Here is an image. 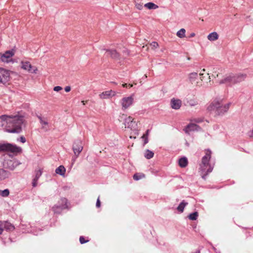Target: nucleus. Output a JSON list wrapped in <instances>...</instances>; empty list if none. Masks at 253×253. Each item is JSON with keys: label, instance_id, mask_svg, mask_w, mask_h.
Returning <instances> with one entry per match:
<instances>
[{"label": "nucleus", "instance_id": "nucleus-1", "mask_svg": "<svg viewBox=\"0 0 253 253\" xmlns=\"http://www.w3.org/2000/svg\"><path fill=\"white\" fill-rule=\"evenodd\" d=\"M23 117L19 116H6L0 117V126L5 125V131L9 133H19L22 130Z\"/></svg>", "mask_w": 253, "mask_h": 253}, {"label": "nucleus", "instance_id": "nucleus-2", "mask_svg": "<svg viewBox=\"0 0 253 253\" xmlns=\"http://www.w3.org/2000/svg\"><path fill=\"white\" fill-rule=\"evenodd\" d=\"M211 152L209 150H205V156L202 159L200 165L199 172L202 177L206 179V176L212 170L213 167L210 164L209 161L211 158Z\"/></svg>", "mask_w": 253, "mask_h": 253}, {"label": "nucleus", "instance_id": "nucleus-3", "mask_svg": "<svg viewBox=\"0 0 253 253\" xmlns=\"http://www.w3.org/2000/svg\"><path fill=\"white\" fill-rule=\"evenodd\" d=\"M228 108V104L223 105L221 101L215 99L209 105L207 110L211 112H214L215 115H220L226 112Z\"/></svg>", "mask_w": 253, "mask_h": 253}, {"label": "nucleus", "instance_id": "nucleus-4", "mask_svg": "<svg viewBox=\"0 0 253 253\" xmlns=\"http://www.w3.org/2000/svg\"><path fill=\"white\" fill-rule=\"evenodd\" d=\"M8 151L15 154L21 153L22 149L21 147L10 143H0V152Z\"/></svg>", "mask_w": 253, "mask_h": 253}, {"label": "nucleus", "instance_id": "nucleus-5", "mask_svg": "<svg viewBox=\"0 0 253 253\" xmlns=\"http://www.w3.org/2000/svg\"><path fill=\"white\" fill-rule=\"evenodd\" d=\"M21 163L16 159H5L2 166L4 169L14 170Z\"/></svg>", "mask_w": 253, "mask_h": 253}, {"label": "nucleus", "instance_id": "nucleus-6", "mask_svg": "<svg viewBox=\"0 0 253 253\" xmlns=\"http://www.w3.org/2000/svg\"><path fill=\"white\" fill-rule=\"evenodd\" d=\"M212 83L211 76L208 73H200V79L199 82H197V86L211 85Z\"/></svg>", "mask_w": 253, "mask_h": 253}, {"label": "nucleus", "instance_id": "nucleus-7", "mask_svg": "<svg viewBox=\"0 0 253 253\" xmlns=\"http://www.w3.org/2000/svg\"><path fill=\"white\" fill-rule=\"evenodd\" d=\"M123 116L125 117L124 125L125 127L130 128L132 130H135L136 129L137 124L135 122L133 121V119L130 117H126V115L123 114Z\"/></svg>", "mask_w": 253, "mask_h": 253}, {"label": "nucleus", "instance_id": "nucleus-8", "mask_svg": "<svg viewBox=\"0 0 253 253\" xmlns=\"http://www.w3.org/2000/svg\"><path fill=\"white\" fill-rule=\"evenodd\" d=\"M133 100L134 99L132 95L123 98L121 100L122 110H125L129 107L132 104Z\"/></svg>", "mask_w": 253, "mask_h": 253}, {"label": "nucleus", "instance_id": "nucleus-9", "mask_svg": "<svg viewBox=\"0 0 253 253\" xmlns=\"http://www.w3.org/2000/svg\"><path fill=\"white\" fill-rule=\"evenodd\" d=\"M14 54V50L6 51L3 54L0 53V59L3 62L8 63L11 60V57Z\"/></svg>", "mask_w": 253, "mask_h": 253}, {"label": "nucleus", "instance_id": "nucleus-10", "mask_svg": "<svg viewBox=\"0 0 253 253\" xmlns=\"http://www.w3.org/2000/svg\"><path fill=\"white\" fill-rule=\"evenodd\" d=\"M21 68L24 70L27 71L29 73L36 74L37 73L38 69L34 67L33 70V66L29 61H21Z\"/></svg>", "mask_w": 253, "mask_h": 253}, {"label": "nucleus", "instance_id": "nucleus-11", "mask_svg": "<svg viewBox=\"0 0 253 253\" xmlns=\"http://www.w3.org/2000/svg\"><path fill=\"white\" fill-rule=\"evenodd\" d=\"M83 149L82 142L80 140L75 141L73 145L74 154L78 157Z\"/></svg>", "mask_w": 253, "mask_h": 253}, {"label": "nucleus", "instance_id": "nucleus-12", "mask_svg": "<svg viewBox=\"0 0 253 253\" xmlns=\"http://www.w3.org/2000/svg\"><path fill=\"white\" fill-rule=\"evenodd\" d=\"M10 77V73L8 70L4 68H0V83H2L8 81Z\"/></svg>", "mask_w": 253, "mask_h": 253}, {"label": "nucleus", "instance_id": "nucleus-13", "mask_svg": "<svg viewBox=\"0 0 253 253\" xmlns=\"http://www.w3.org/2000/svg\"><path fill=\"white\" fill-rule=\"evenodd\" d=\"M217 82L219 84H225L229 86L235 84L232 74L225 76Z\"/></svg>", "mask_w": 253, "mask_h": 253}, {"label": "nucleus", "instance_id": "nucleus-14", "mask_svg": "<svg viewBox=\"0 0 253 253\" xmlns=\"http://www.w3.org/2000/svg\"><path fill=\"white\" fill-rule=\"evenodd\" d=\"M188 79L190 83L194 85L197 86V82H199L200 79V74L193 72L188 75Z\"/></svg>", "mask_w": 253, "mask_h": 253}, {"label": "nucleus", "instance_id": "nucleus-15", "mask_svg": "<svg viewBox=\"0 0 253 253\" xmlns=\"http://www.w3.org/2000/svg\"><path fill=\"white\" fill-rule=\"evenodd\" d=\"M116 94V93L115 91L110 90L108 91H105L102 93H101L99 96L100 99H107L112 97V96H115Z\"/></svg>", "mask_w": 253, "mask_h": 253}, {"label": "nucleus", "instance_id": "nucleus-16", "mask_svg": "<svg viewBox=\"0 0 253 253\" xmlns=\"http://www.w3.org/2000/svg\"><path fill=\"white\" fill-rule=\"evenodd\" d=\"M182 105V101L179 99L173 98L170 101L171 107L175 110L179 109Z\"/></svg>", "mask_w": 253, "mask_h": 253}, {"label": "nucleus", "instance_id": "nucleus-17", "mask_svg": "<svg viewBox=\"0 0 253 253\" xmlns=\"http://www.w3.org/2000/svg\"><path fill=\"white\" fill-rule=\"evenodd\" d=\"M232 75L235 84L244 81L247 77L246 74L239 73L235 75L232 74Z\"/></svg>", "mask_w": 253, "mask_h": 253}, {"label": "nucleus", "instance_id": "nucleus-18", "mask_svg": "<svg viewBox=\"0 0 253 253\" xmlns=\"http://www.w3.org/2000/svg\"><path fill=\"white\" fill-rule=\"evenodd\" d=\"M10 175L11 173L8 171L3 169H0V181L8 178Z\"/></svg>", "mask_w": 253, "mask_h": 253}, {"label": "nucleus", "instance_id": "nucleus-19", "mask_svg": "<svg viewBox=\"0 0 253 253\" xmlns=\"http://www.w3.org/2000/svg\"><path fill=\"white\" fill-rule=\"evenodd\" d=\"M53 211L55 213H60L61 211L66 209V207L65 206H60V205H54L52 208Z\"/></svg>", "mask_w": 253, "mask_h": 253}, {"label": "nucleus", "instance_id": "nucleus-20", "mask_svg": "<svg viewBox=\"0 0 253 253\" xmlns=\"http://www.w3.org/2000/svg\"><path fill=\"white\" fill-rule=\"evenodd\" d=\"M106 53L107 56H110L114 59H117L119 57V53L115 50H107Z\"/></svg>", "mask_w": 253, "mask_h": 253}, {"label": "nucleus", "instance_id": "nucleus-21", "mask_svg": "<svg viewBox=\"0 0 253 253\" xmlns=\"http://www.w3.org/2000/svg\"><path fill=\"white\" fill-rule=\"evenodd\" d=\"M55 172L62 176H65L66 169L63 166H60L55 169Z\"/></svg>", "mask_w": 253, "mask_h": 253}, {"label": "nucleus", "instance_id": "nucleus-22", "mask_svg": "<svg viewBox=\"0 0 253 253\" xmlns=\"http://www.w3.org/2000/svg\"><path fill=\"white\" fill-rule=\"evenodd\" d=\"M188 163V160L186 157L181 158L178 161V165L181 168H185Z\"/></svg>", "mask_w": 253, "mask_h": 253}, {"label": "nucleus", "instance_id": "nucleus-23", "mask_svg": "<svg viewBox=\"0 0 253 253\" xmlns=\"http://www.w3.org/2000/svg\"><path fill=\"white\" fill-rule=\"evenodd\" d=\"M218 34L215 32H213L208 36V39L210 41H215L218 39Z\"/></svg>", "mask_w": 253, "mask_h": 253}, {"label": "nucleus", "instance_id": "nucleus-24", "mask_svg": "<svg viewBox=\"0 0 253 253\" xmlns=\"http://www.w3.org/2000/svg\"><path fill=\"white\" fill-rule=\"evenodd\" d=\"M3 224V226L5 227V230L7 231H12L15 229L14 226L8 222L4 221Z\"/></svg>", "mask_w": 253, "mask_h": 253}, {"label": "nucleus", "instance_id": "nucleus-25", "mask_svg": "<svg viewBox=\"0 0 253 253\" xmlns=\"http://www.w3.org/2000/svg\"><path fill=\"white\" fill-rule=\"evenodd\" d=\"M198 126L194 124H190L188 125L185 129L186 133H188L189 131L194 130L197 129Z\"/></svg>", "mask_w": 253, "mask_h": 253}, {"label": "nucleus", "instance_id": "nucleus-26", "mask_svg": "<svg viewBox=\"0 0 253 253\" xmlns=\"http://www.w3.org/2000/svg\"><path fill=\"white\" fill-rule=\"evenodd\" d=\"M58 205H60V206H65L66 207V209L68 208V200L65 198H61L58 201Z\"/></svg>", "mask_w": 253, "mask_h": 253}, {"label": "nucleus", "instance_id": "nucleus-27", "mask_svg": "<svg viewBox=\"0 0 253 253\" xmlns=\"http://www.w3.org/2000/svg\"><path fill=\"white\" fill-rule=\"evenodd\" d=\"M144 6L149 9L158 8V6L153 2H148L144 5Z\"/></svg>", "mask_w": 253, "mask_h": 253}, {"label": "nucleus", "instance_id": "nucleus-28", "mask_svg": "<svg viewBox=\"0 0 253 253\" xmlns=\"http://www.w3.org/2000/svg\"><path fill=\"white\" fill-rule=\"evenodd\" d=\"M185 30L182 28L177 32L176 36L180 38H183L185 37Z\"/></svg>", "mask_w": 253, "mask_h": 253}, {"label": "nucleus", "instance_id": "nucleus-29", "mask_svg": "<svg viewBox=\"0 0 253 253\" xmlns=\"http://www.w3.org/2000/svg\"><path fill=\"white\" fill-rule=\"evenodd\" d=\"M145 176V174L143 173H136L133 175V178L135 180H138L144 178Z\"/></svg>", "mask_w": 253, "mask_h": 253}, {"label": "nucleus", "instance_id": "nucleus-30", "mask_svg": "<svg viewBox=\"0 0 253 253\" xmlns=\"http://www.w3.org/2000/svg\"><path fill=\"white\" fill-rule=\"evenodd\" d=\"M154 155V154L152 151L147 149L145 151L144 156L146 159H150L153 157Z\"/></svg>", "mask_w": 253, "mask_h": 253}, {"label": "nucleus", "instance_id": "nucleus-31", "mask_svg": "<svg viewBox=\"0 0 253 253\" xmlns=\"http://www.w3.org/2000/svg\"><path fill=\"white\" fill-rule=\"evenodd\" d=\"M188 204L187 203H185L184 202H182L177 207V210L182 212L183 211L185 207Z\"/></svg>", "mask_w": 253, "mask_h": 253}, {"label": "nucleus", "instance_id": "nucleus-32", "mask_svg": "<svg viewBox=\"0 0 253 253\" xmlns=\"http://www.w3.org/2000/svg\"><path fill=\"white\" fill-rule=\"evenodd\" d=\"M198 216V213L196 211L190 214L188 216V217L190 220H195L197 219Z\"/></svg>", "mask_w": 253, "mask_h": 253}, {"label": "nucleus", "instance_id": "nucleus-33", "mask_svg": "<svg viewBox=\"0 0 253 253\" xmlns=\"http://www.w3.org/2000/svg\"><path fill=\"white\" fill-rule=\"evenodd\" d=\"M9 194V190L6 189H4V190H0V195L2 197H7Z\"/></svg>", "mask_w": 253, "mask_h": 253}, {"label": "nucleus", "instance_id": "nucleus-34", "mask_svg": "<svg viewBox=\"0 0 253 253\" xmlns=\"http://www.w3.org/2000/svg\"><path fill=\"white\" fill-rule=\"evenodd\" d=\"M150 46L152 49H155L158 47L159 44L157 42H153L150 44Z\"/></svg>", "mask_w": 253, "mask_h": 253}, {"label": "nucleus", "instance_id": "nucleus-35", "mask_svg": "<svg viewBox=\"0 0 253 253\" xmlns=\"http://www.w3.org/2000/svg\"><path fill=\"white\" fill-rule=\"evenodd\" d=\"M4 221H0V235H1L4 229H5V227L3 226Z\"/></svg>", "mask_w": 253, "mask_h": 253}, {"label": "nucleus", "instance_id": "nucleus-36", "mask_svg": "<svg viewBox=\"0 0 253 253\" xmlns=\"http://www.w3.org/2000/svg\"><path fill=\"white\" fill-rule=\"evenodd\" d=\"M189 105L191 106H194L198 105V101L194 100H191L188 102Z\"/></svg>", "mask_w": 253, "mask_h": 253}, {"label": "nucleus", "instance_id": "nucleus-37", "mask_svg": "<svg viewBox=\"0 0 253 253\" xmlns=\"http://www.w3.org/2000/svg\"><path fill=\"white\" fill-rule=\"evenodd\" d=\"M42 171L41 169H39L36 171V176L35 178L37 179H39L40 177L42 175Z\"/></svg>", "mask_w": 253, "mask_h": 253}, {"label": "nucleus", "instance_id": "nucleus-38", "mask_svg": "<svg viewBox=\"0 0 253 253\" xmlns=\"http://www.w3.org/2000/svg\"><path fill=\"white\" fill-rule=\"evenodd\" d=\"M80 242L81 244H83L88 242V240H85V238L83 236H81L80 237Z\"/></svg>", "mask_w": 253, "mask_h": 253}, {"label": "nucleus", "instance_id": "nucleus-39", "mask_svg": "<svg viewBox=\"0 0 253 253\" xmlns=\"http://www.w3.org/2000/svg\"><path fill=\"white\" fill-rule=\"evenodd\" d=\"M135 7L138 9L141 10L143 8V5L141 3H136L135 4Z\"/></svg>", "mask_w": 253, "mask_h": 253}, {"label": "nucleus", "instance_id": "nucleus-40", "mask_svg": "<svg viewBox=\"0 0 253 253\" xmlns=\"http://www.w3.org/2000/svg\"><path fill=\"white\" fill-rule=\"evenodd\" d=\"M39 179H37L36 178H34L33 180V182H32V185H33V187H36L37 185V181Z\"/></svg>", "mask_w": 253, "mask_h": 253}, {"label": "nucleus", "instance_id": "nucleus-41", "mask_svg": "<svg viewBox=\"0 0 253 253\" xmlns=\"http://www.w3.org/2000/svg\"><path fill=\"white\" fill-rule=\"evenodd\" d=\"M62 89V87L60 86H55L54 88H53V90L55 91H60Z\"/></svg>", "mask_w": 253, "mask_h": 253}, {"label": "nucleus", "instance_id": "nucleus-42", "mask_svg": "<svg viewBox=\"0 0 253 253\" xmlns=\"http://www.w3.org/2000/svg\"><path fill=\"white\" fill-rule=\"evenodd\" d=\"M122 86L124 87H127V86H128L129 87H131L133 86V85L132 84H122Z\"/></svg>", "mask_w": 253, "mask_h": 253}, {"label": "nucleus", "instance_id": "nucleus-43", "mask_svg": "<svg viewBox=\"0 0 253 253\" xmlns=\"http://www.w3.org/2000/svg\"><path fill=\"white\" fill-rule=\"evenodd\" d=\"M248 136L251 138H253V129L249 131L248 133Z\"/></svg>", "mask_w": 253, "mask_h": 253}, {"label": "nucleus", "instance_id": "nucleus-44", "mask_svg": "<svg viewBox=\"0 0 253 253\" xmlns=\"http://www.w3.org/2000/svg\"><path fill=\"white\" fill-rule=\"evenodd\" d=\"M100 205H101V203H100V200H99V197H98L97 200L96 206L97 208H99L100 207Z\"/></svg>", "mask_w": 253, "mask_h": 253}, {"label": "nucleus", "instance_id": "nucleus-45", "mask_svg": "<svg viewBox=\"0 0 253 253\" xmlns=\"http://www.w3.org/2000/svg\"><path fill=\"white\" fill-rule=\"evenodd\" d=\"M71 90V87L67 86L65 87V91L67 92H69Z\"/></svg>", "mask_w": 253, "mask_h": 253}, {"label": "nucleus", "instance_id": "nucleus-46", "mask_svg": "<svg viewBox=\"0 0 253 253\" xmlns=\"http://www.w3.org/2000/svg\"><path fill=\"white\" fill-rule=\"evenodd\" d=\"M20 140L22 143H25L26 142V139L24 136H21L20 138Z\"/></svg>", "mask_w": 253, "mask_h": 253}, {"label": "nucleus", "instance_id": "nucleus-47", "mask_svg": "<svg viewBox=\"0 0 253 253\" xmlns=\"http://www.w3.org/2000/svg\"><path fill=\"white\" fill-rule=\"evenodd\" d=\"M41 123L42 124V125H47V123L45 121H44L42 120H41Z\"/></svg>", "mask_w": 253, "mask_h": 253}, {"label": "nucleus", "instance_id": "nucleus-48", "mask_svg": "<svg viewBox=\"0 0 253 253\" xmlns=\"http://www.w3.org/2000/svg\"><path fill=\"white\" fill-rule=\"evenodd\" d=\"M212 76L214 78H218L219 77V74H216V73H215V74H212Z\"/></svg>", "mask_w": 253, "mask_h": 253}, {"label": "nucleus", "instance_id": "nucleus-49", "mask_svg": "<svg viewBox=\"0 0 253 253\" xmlns=\"http://www.w3.org/2000/svg\"><path fill=\"white\" fill-rule=\"evenodd\" d=\"M148 137H146L145 139H144V144H146L148 143Z\"/></svg>", "mask_w": 253, "mask_h": 253}, {"label": "nucleus", "instance_id": "nucleus-50", "mask_svg": "<svg viewBox=\"0 0 253 253\" xmlns=\"http://www.w3.org/2000/svg\"><path fill=\"white\" fill-rule=\"evenodd\" d=\"M88 100H85V101H84V100H83L82 101V103H83V105H85V104L87 102Z\"/></svg>", "mask_w": 253, "mask_h": 253}, {"label": "nucleus", "instance_id": "nucleus-51", "mask_svg": "<svg viewBox=\"0 0 253 253\" xmlns=\"http://www.w3.org/2000/svg\"><path fill=\"white\" fill-rule=\"evenodd\" d=\"M146 137H148V136H147L145 134H144L143 135V136H142V138L143 139H145V138H146Z\"/></svg>", "mask_w": 253, "mask_h": 253}, {"label": "nucleus", "instance_id": "nucleus-52", "mask_svg": "<svg viewBox=\"0 0 253 253\" xmlns=\"http://www.w3.org/2000/svg\"><path fill=\"white\" fill-rule=\"evenodd\" d=\"M195 36V33H191V35H190V37H194Z\"/></svg>", "mask_w": 253, "mask_h": 253}, {"label": "nucleus", "instance_id": "nucleus-53", "mask_svg": "<svg viewBox=\"0 0 253 253\" xmlns=\"http://www.w3.org/2000/svg\"><path fill=\"white\" fill-rule=\"evenodd\" d=\"M149 129H148L146 132V133L145 134L147 136H148V133H149Z\"/></svg>", "mask_w": 253, "mask_h": 253}, {"label": "nucleus", "instance_id": "nucleus-54", "mask_svg": "<svg viewBox=\"0 0 253 253\" xmlns=\"http://www.w3.org/2000/svg\"><path fill=\"white\" fill-rule=\"evenodd\" d=\"M145 77L146 78H147V75H145Z\"/></svg>", "mask_w": 253, "mask_h": 253}, {"label": "nucleus", "instance_id": "nucleus-55", "mask_svg": "<svg viewBox=\"0 0 253 253\" xmlns=\"http://www.w3.org/2000/svg\"><path fill=\"white\" fill-rule=\"evenodd\" d=\"M188 60H190V57H188Z\"/></svg>", "mask_w": 253, "mask_h": 253}]
</instances>
